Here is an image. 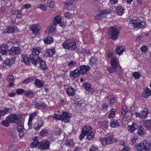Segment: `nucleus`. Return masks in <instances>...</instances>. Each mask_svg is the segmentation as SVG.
Here are the masks:
<instances>
[{
	"instance_id": "obj_1",
	"label": "nucleus",
	"mask_w": 151,
	"mask_h": 151,
	"mask_svg": "<svg viewBox=\"0 0 151 151\" xmlns=\"http://www.w3.org/2000/svg\"><path fill=\"white\" fill-rule=\"evenodd\" d=\"M94 134L93 128L91 127L88 126H84L82 128L79 138L80 140H82L86 135V139L90 140L94 138Z\"/></svg>"
},
{
	"instance_id": "obj_2",
	"label": "nucleus",
	"mask_w": 151,
	"mask_h": 151,
	"mask_svg": "<svg viewBox=\"0 0 151 151\" xmlns=\"http://www.w3.org/2000/svg\"><path fill=\"white\" fill-rule=\"evenodd\" d=\"M129 25H132L133 29L137 30L140 29H143L146 27V23L144 21H142L139 19L130 20Z\"/></svg>"
},
{
	"instance_id": "obj_3",
	"label": "nucleus",
	"mask_w": 151,
	"mask_h": 151,
	"mask_svg": "<svg viewBox=\"0 0 151 151\" xmlns=\"http://www.w3.org/2000/svg\"><path fill=\"white\" fill-rule=\"evenodd\" d=\"M64 48L75 50L77 48L76 43L72 39L67 40L62 44Z\"/></svg>"
},
{
	"instance_id": "obj_4",
	"label": "nucleus",
	"mask_w": 151,
	"mask_h": 151,
	"mask_svg": "<svg viewBox=\"0 0 151 151\" xmlns=\"http://www.w3.org/2000/svg\"><path fill=\"white\" fill-rule=\"evenodd\" d=\"M109 34L111 38L114 40H116L118 37L120 32V30L116 26L111 27L109 29Z\"/></svg>"
},
{
	"instance_id": "obj_5",
	"label": "nucleus",
	"mask_w": 151,
	"mask_h": 151,
	"mask_svg": "<svg viewBox=\"0 0 151 151\" xmlns=\"http://www.w3.org/2000/svg\"><path fill=\"white\" fill-rule=\"evenodd\" d=\"M6 119L8 120L10 123H14L16 124H18L21 121L20 119V116L14 114H12L7 116Z\"/></svg>"
},
{
	"instance_id": "obj_6",
	"label": "nucleus",
	"mask_w": 151,
	"mask_h": 151,
	"mask_svg": "<svg viewBox=\"0 0 151 151\" xmlns=\"http://www.w3.org/2000/svg\"><path fill=\"white\" fill-rule=\"evenodd\" d=\"M149 145L146 142H141L139 143L135 147L138 151H150V147H148Z\"/></svg>"
},
{
	"instance_id": "obj_7",
	"label": "nucleus",
	"mask_w": 151,
	"mask_h": 151,
	"mask_svg": "<svg viewBox=\"0 0 151 151\" xmlns=\"http://www.w3.org/2000/svg\"><path fill=\"white\" fill-rule=\"evenodd\" d=\"M111 66H109L107 68V70L109 73L115 72L118 66V63L116 62V59L113 58L111 61Z\"/></svg>"
},
{
	"instance_id": "obj_8",
	"label": "nucleus",
	"mask_w": 151,
	"mask_h": 151,
	"mask_svg": "<svg viewBox=\"0 0 151 151\" xmlns=\"http://www.w3.org/2000/svg\"><path fill=\"white\" fill-rule=\"evenodd\" d=\"M50 143L47 140H44L40 142L38 148L41 150H46L49 149Z\"/></svg>"
},
{
	"instance_id": "obj_9",
	"label": "nucleus",
	"mask_w": 151,
	"mask_h": 151,
	"mask_svg": "<svg viewBox=\"0 0 151 151\" xmlns=\"http://www.w3.org/2000/svg\"><path fill=\"white\" fill-rule=\"evenodd\" d=\"M30 58L31 62L36 66L39 65V63L42 59L38 56L30 55Z\"/></svg>"
},
{
	"instance_id": "obj_10",
	"label": "nucleus",
	"mask_w": 151,
	"mask_h": 151,
	"mask_svg": "<svg viewBox=\"0 0 151 151\" xmlns=\"http://www.w3.org/2000/svg\"><path fill=\"white\" fill-rule=\"evenodd\" d=\"M21 53V49L19 47H13L9 50V54L11 56L18 55Z\"/></svg>"
},
{
	"instance_id": "obj_11",
	"label": "nucleus",
	"mask_w": 151,
	"mask_h": 151,
	"mask_svg": "<svg viewBox=\"0 0 151 151\" xmlns=\"http://www.w3.org/2000/svg\"><path fill=\"white\" fill-rule=\"evenodd\" d=\"M40 26L37 24H33L30 26L29 28L35 35H37L40 34Z\"/></svg>"
},
{
	"instance_id": "obj_12",
	"label": "nucleus",
	"mask_w": 151,
	"mask_h": 151,
	"mask_svg": "<svg viewBox=\"0 0 151 151\" xmlns=\"http://www.w3.org/2000/svg\"><path fill=\"white\" fill-rule=\"evenodd\" d=\"M61 120L63 121L65 123H68L69 122V119L71 117L70 114L67 112H64L61 114Z\"/></svg>"
},
{
	"instance_id": "obj_13",
	"label": "nucleus",
	"mask_w": 151,
	"mask_h": 151,
	"mask_svg": "<svg viewBox=\"0 0 151 151\" xmlns=\"http://www.w3.org/2000/svg\"><path fill=\"white\" fill-rule=\"evenodd\" d=\"M80 74H84L87 72L90 69L88 66L82 65L80 66L78 68Z\"/></svg>"
},
{
	"instance_id": "obj_14",
	"label": "nucleus",
	"mask_w": 151,
	"mask_h": 151,
	"mask_svg": "<svg viewBox=\"0 0 151 151\" xmlns=\"http://www.w3.org/2000/svg\"><path fill=\"white\" fill-rule=\"evenodd\" d=\"M137 128V124L135 123H132V125H128L127 127L128 131L131 133H133Z\"/></svg>"
},
{
	"instance_id": "obj_15",
	"label": "nucleus",
	"mask_w": 151,
	"mask_h": 151,
	"mask_svg": "<svg viewBox=\"0 0 151 151\" xmlns=\"http://www.w3.org/2000/svg\"><path fill=\"white\" fill-rule=\"evenodd\" d=\"M80 74L78 68L74 70L73 71H71L69 75L70 78L75 79L78 77Z\"/></svg>"
},
{
	"instance_id": "obj_16",
	"label": "nucleus",
	"mask_w": 151,
	"mask_h": 151,
	"mask_svg": "<svg viewBox=\"0 0 151 151\" xmlns=\"http://www.w3.org/2000/svg\"><path fill=\"white\" fill-rule=\"evenodd\" d=\"M44 122L42 120H39L37 122L35 123L33 125V128L36 131H38L43 125Z\"/></svg>"
},
{
	"instance_id": "obj_17",
	"label": "nucleus",
	"mask_w": 151,
	"mask_h": 151,
	"mask_svg": "<svg viewBox=\"0 0 151 151\" xmlns=\"http://www.w3.org/2000/svg\"><path fill=\"white\" fill-rule=\"evenodd\" d=\"M38 68H40V69L43 70H45L47 69L48 67L46 64L45 62L42 59L40 61L39 63V65L37 66Z\"/></svg>"
},
{
	"instance_id": "obj_18",
	"label": "nucleus",
	"mask_w": 151,
	"mask_h": 151,
	"mask_svg": "<svg viewBox=\"0 0 151 151\" xmlns=\"http://www.w3.org/2000/svg\"><path fill=\"white\" fill-rule=\"evenodd\" d=\"M41 48L39 47H35L32 49V53L30 55L38 56L41 51Z\"/></svg>"
},
{
	"instance_id": "obj_19",
	"label": "nucleus",
	"mask_w": 151,
	"mask_h": 151,
	"mask_svg": "<svg viewBox=\"0 0 151 151\" xmlns=\"http://www.w3.org/2000/svg\"><path fill=\"white\" fill-rule=\"evenodd\" d=\"M56 25L53 24H50L46 30V32L50 34V33L55 32L56 31Z\"/></svg>"
},
{
	"instance_id": "obj_20",
	"label": "nucleus",
	"mask_w": 151,
	"mask_h": 151,
	"mask_svg": "<svg viewBox=\"0 0 151 151\" xmlns=\"http://www.w3.org/2000/svg\"><path fill=\"white\" fill-rule=\"evenodd\" d=\"M7 81L9 83L7 85L8 87H11L13 86L14 84V77L12 75H10L7 77Z\"/></svg>"
},
{
	"instance_id": "obj_21",
	"label": "nucleus",
	"mask_w": 151,
	"mask_h": 151,
	"mask_svg": "<svg viewBox=\"0 0 151 151\" xmlns=\"http://www.w3.org/2000/svg\"><path fill=\"white\" fill-rule=\"evenodd\" d=\"M34 84L37 88H40L43 86L45 83L42 80H40L38 79H36L35 81Z\"/></svg>"
},
{
	"instance_id": "obj_22",
	"label": "nucleus",
	"mask_w": 151,
	"mask_h": 151,
	"mask_svg": "<svg viewBox=\"0 0 151 151\" xmlns=\"http://www.w3.org/2000/svg\"><path fill=\"white\" fill-rule=\"evenodd\" d=\"M125 48L123 46H117L115 50V51L116 53L119 55H121L122 54L123 52L125 51Z\"/></svg>"
},
{
	"instance_id": "obj_23",
	"label": "nucleus",
	"mask_w": 151,
	"mask_h": 151,
	"mask_svg": "<svg viewBox=\"0 0 151 151\" xmlns=\"http://www.w3.org/2000/svg\"><path fill=\"white\" fill-rule=\"evenodd\" d=\"M124 9L121 6H117L115 8V12L119 15H122L124 12Z\"/></svg>"
},
{
	"instance_id": "obj_24",
	"label": "nucleus",
	"mask_w": 151,
	"mask_h": 151,
	"mask_svg": "<svg viewBox=\"0 0 151 151\" xmlns=\"http://www.w3.org/2000/svg\"><path fill=\"white\" fill-rule=\"evenodd\" d=\"M75 89L71 86L69 87L66 90V93L68 96H73L75 93Z\"/></svg>"
},
{
	"instance_id": "obj_25",
	"label": "nucleus",
	"mask_w": 151,
	"mask_h": 151,
	"mask_svg": "<svg viewBox=\"0 0 151 151\" xmlns=\"http://www.w3.org/2000/svg\"><path fill=\"white\" fill-rule=\"evenodd\" d=\"M8 48V45L6 44H4L0 46V53L3 55L7 54V50Z\"/></svg>"
},
{
	"instance_id": "obj_26",
	"label": "nucleus",
	"mask_w": 151,
	"mask_h": 151,
	"mask_svg": "<svg viewBox=\"0 0 151 151\" xmlns=\"http://www.w3.org/2000/svg\"><path fill=\"white\" fill-rule=\"evenodd\" d=\"M14 62V60L13 58L9 59L6 58L5 60H3V65L5 67L6 65L9 66L13 64Z\"/></svg>"
},
{
	"instance_id": "obj_27",
	"label": "nucleus",
	"mask_w": 151,
	"mask_h": 151,
	"mask_svg": "<svg viewBox=\"0 0 151 151\" xmlns=\"http://www.w3.org/2000/svg\"><path fill=\"white\" fill-rule=\"evenodd\" d=\"M33 140V142L31 143L30 145L31 148H34L37 145L39 146L40 142L38 141V138L37 136L34 137Z\"/></svg>"
},
{
	"instance_id": "obj_28",
	"label": "nucleus",
	"mask_w": 151,
	"mask_h": 151,
	"mask_svg": "<svg viewBox=\"0 0 151 151\" xmlns=\"http://www.w3.org/2000/svg\"><path fill=\"white\" fill-rule=\"evenodd\" d=\"M55 50L54 49H47L46 51L45 55L46 57H51L54 54Z\"/></svg>"
},
{
	"instance_id": "obj_29",
	"label": "nucleus",
	"mask_w": 151,
	"mask_h": 151,
	"mask_svg": "<svg viewBox=\"0 0 151 151\" xmlns=\"http://www.w3.org/2000/svg\"><path fill=\"white\" fill-rule=\"evenodd\" d=\"M110 126L112 128H117L119 126L117 120H111L110 122Z\"/></svg>"
},
{
	"instance_id": "obj_30",
	"label": "nucleus",
	"mask_w": 151,
	"mask_h": 151,
	"mask_svg": "<svg viewBox=\"0 0 151 151\" xmlns=\"http://www.w3.org/2000/svg\"><path fill=\"white\" fill-rule=\"evenodd\" d=\"M141 112L140 118H146L149 113V111L147 108H144Z\"/></svg>"
},
{
	"instance_id": "obj_31",
	"label": "nucleus",
	"mask_w": 151,
	"mask_h": 151,
	"mask_svg": "<svg viewBox=\"0 0 151 151\" xmlns=\"http://www.w3.org/2000/svg\"><path fill=\"white\" fill-rule=\"evenodd\" d=\"M22 57L21 60L22 62H24L26 65L29 64V60L27 55H22Z\"/></svg>"
},
{
	"instance_id": "obj_32",
	"label": "nucleus",
	"mask_w": 151,
	"mask_h": 151,
	"mask_svg": "<svg viewBox=\"0 0 151 151\" xmlns=\"http://www.w3.org/2000/svg\"><path fill=\"white\" fill-rule=\"evenodd\" d=\"M24 93L27 97L29 98L34 97L35 96V93L32 90L25 91Z\"/></svg>"
},
{
	"instance_id": "obj_33",
	"label": "nucleus",
	"mask_w": 151,
	"mask_h": 151,
	"mask_svg": "<svg viewBox=\"0 0 151 151\" xmlns=\"http://www.w3.org/2000/svg\"><path fill=\"white\" fill-rule=\"evenodd\" d=\"M53 41V39L51 36H48L44 40V42L45 44H51Z\"/></svg>"
},
{
	"instance_id": "obj_34",
	"label": "nucleus",
	"mask_w": 151,
	"mask_h": 151,
	"mask_svg": "<svg viewBox=\"0 0 151 151\" xmlns=\"http://www.w3.org/2000/svg\"><path fill=\"white\" fill-rule=\"evenodd\" d=\"M61 19L62 18L61 16H58L55 17L53 20L52 24L56 25L57 24L60 23L61 22Z\"/></svg>"
},
{
	"instance_id": "obj_35",
	"label": "nucleus",
	"mask_w": 151,
	"mask_h": 151,
	"mask_svg": "<svg viewBox=\"0 0 151 151\" xmlns=\"http://www.w3.org/2000/svg\"><path fill=\"white\" fill-rule=\"evenodd\" d=\"M143 95L144 97L150 96L151 95V91L148 88H147L144 90Z\"/></svg>"
},
{
	"instance_id": "obj_36",
	"label": "nucleus",
	"mask_w": 151,
	"mask_h": 151,
	"mask_svg": "<svg viewBox=\"0 0 151 151\" xmlns=\"http://www.w3.org/2000/svg\"><path fill=\"white\" fill-rule=\"evenodd\" d=\"M14 29L12 27L9 26V27L6 29L4 30L3 32L4 33H13L14 32Z\"/></svg>"
},
{
	"instance_id": "obj_37",
	"label": "nucleus",
	"mask_w": 151,
	"mask_h": 151,
	"mask_svg": "<svg viewBox=\"0 0 151 151\" xmlns=\"http://www.w3.org/2000/svg\"><path fill=\"white\" fill-rule=\"evenodd\" d=\"M146 133V130L142 126H140L138 130V134L140 135H143Z\"/></svg>"
},
{
	"instance_id": "obj_38",
	"label": "nucleus",
	"mask_w": 151,
	"mask_h": 151,
	"mask_svg": "<svg viewBox=\"0 0 151 151\" xmlns=\"http://www.w3.org/2000/svg\"><path fill=\"white\" fill-rule=\"evenodd\" d=\"M17 125V129L18 132H21L23 131V129L24 128V125L23 123L21 122H20L18 124H16Z\"/></svg>"
},
{
	"instance_id": "obj_39",
	"label": "nucleus",
	"mask_w": 151,
	"mask_h": 151,
	"mask_svg": "<svg viewBox=\"0 0 151 151\" xmlns=\"http://www.w3.org/2000/svg\"><path fill=\"white\" fill-rule=\"evenodd\" d=\"M111 12V10L110 9H105L102 10L99 14L103 17L105 15L110 14Z\"/></svg>"
},
{
	"instance_id": "obj_40",
	"label": "nucleus",
	"mask_w": 151,
	"mask_h": 151,
	"mask_svg": "<svg viewBox=\"0 0 151 151\" xmlns=\"http://www.w3.org/2000/svg\"><path fill=\"white\" fill-rule=\"evenodd\" d=\"M97 61V59L94 56H92L89 60L90 64L91 65H93L95 64Z\"/></svg>"
},
{
	"instance_id": "obj_41",
	"label": "nucleus",
	"mask_w": 151,
	"mask_h": 151,
	"mask_svg": "<svg viewBox=\"0 0 151 151\" xmlns=\"http://www.w3.org/2000/svg\"><path fill=\"white\" fill-rule=\"evenodd\" d=\"M35 78L33 77H29L23 81L22 82L23 83L26 84L29 82H32L35 79Z\"/></svg>"
},
{
	"instance_id": "obj_42",
	"label": "nucleus",
	"mask_w": 151,
	"mask_h": 151,
	"mask_svg": "<svg viewBox=\"0 0 151 151\" xmlns=\"http://www.w3.org/2000/svg\"><path fill=\"white\" fill-rule=\"evenodd\" d=\"M124 115L127 120H129L132 118V113L130 111H127V113H126V114Z\"/></svg>"
},
{
	"instance_id": "obj_43",
	"label": "nucleus",
	"mask_w": 151,
	"mask_h": 151,
	"mask_svg": "<svg viewBox=\"0 0 151 151\" xmlns=\"http://www.w3.org/2000/svg\"><path fill=\"white\" fill-rule=\"evenodd\" d=\"M48 134V132L46 129H42L40 132V135L42 137L47 136Z\"/></svg>"
},
{
	"instance_id": "obj_44",
	"label": "nucleus",
	"mask_w": 151,
	"mask_h": 151,
	"mask_svg": "<svg viewBox=\"0 0 151 151\" xmlns=\"http://www.w3.org/2000/svg\"><path fill=\"white\" fill-rule=\"evenodd\" d=\"M74 0H68L66 2H64V5L67 7L71 6L73 4Z\"/></svg>"
},
{
	"instance_id": "obj_45",
	"label": "nucleus",
	"mask_w": 151,
	"mask_h": 151,
	"mask_svg": "<svg viewBox=\"0 0 151 151\" xmlns=\"http://www.w3.org/2000/svg\"><path fill=\"white\" fill-rule=\"evenodd\" d=\"M73 141L72 139H67L65 142V145L68 147L72 146L73 144Z\"/></svg>"
},
{
	"instance_id": "obj_46",
	"label": "nucleus",
	"mask_w": 151,
	"mask_h": 151,
	"mask_svg": "<svg viewBox=\"0 0 151 151\" xmlns=\"http://www.w3.org/2000/svg\"><path fill=\"white\" fill-rule=\"evenodd\" d=\"M144 125L146 129H149L151 127V123L150 121L149 120L146 121L144 122Z\"/></svg>"
},
{
	"instance_id": "obj_47",
	"label": "nucleus",
	"mask_w": 151,
	"mask_h": 151,
	"mask_svg": "<svg viewBox=\"0 0 151 151\" xmlns=\"http://www.w3.org/2000/svg\"><path fill=\"white\" fill-rule=\"evenodd\" d=\"M80 53H83L84 55H91V53L89 50H86L85 49L82 50V51L80 52Z\"/></svg>"
},
{
	"instance_id": "obj_48",
	"label": "nucleus",
	"mask_w": 151,
	"mask_h": 151,
	"mask_svg": "<svg viewBox=\"0 0 151 151\" xmlns=\"http://www.w3.org/2000/svg\"><path fill=\"white\" fill-rule=\"evenodd\" d=\"M105 138L107 144H111L112 143L113 140V137L109 136Z\"/></svg>"
},
{
	"instance_id": "obj_49",
	"label": "nucleus",
	"mask_w": 151,
	"mask_h": 151,
	"mask_svg": "<svg viewBox=\"0 0 151 151\" xmlns=\"http://www.w3.org/2000/svg\"><path fill=\"white\" fill-rule=\"evenodd\" d=\"M10 109H8L7 108H5L3 109L2 110L0 111L2 113V115L3 116L7 114L10 111Z\"/></svg>"
},
{
	"instance_id": "obj_50",
	"label": "nucleus",
	"mask_w": 151,
	"mask_h": 151,
	"mask_svg": "<svg viewBox=\"0 0 151 151\" xmlns=\"http://www.w3.org/2000/svg\"><path fill=\"white\" fill-rule=\"evenodd\" d=\"M77 63L76 61L71 60L68 62V65L71 67H74L76 66Z\"/></svg>"
},
{
	"instance_id": "obj_51",
	"label": "nucleus",
	"mask_w": 151,
	"mask_h": 151,
	"mask_svg": "<svg viewBox=\"0 0 151 151\" xmlns=\"http://www.w3.org/2000/svg\"><path fill=\"white\" fill-rule=\"evenodd\" d=\"M115 110L114 109L111 110V112L109 115V118H113L115 115Z\"/></svg>"
},
{
	"instance_id": "obj_52",
	"label": "nucleus",
	"mask_w": 151,
	"mask_h": 151,
	"mask_svg": "<svg viewBox=\"0 0 151 151\" xmlns=\"http://www.w3.org/2000/svg\"><path fill=\"white\" fill-rule=\"evenodd\" d=\"M37 115V112H35L30 115L29 120L30 122L32 121L33 118Z\"/></svg>"
},
{
	"instance_id": "obj_53",
	"label": "nucleus",
	"mask_w": 151,
	"mask_h": 151,
	"mask_svg": "<svg viewBox=\"0 0 151 151\" xmlns=\"http://www.w3.org/2000/svg\"><path fill=\"white\" fill-rule=\"evenodd\" d=\"M83 86L85 89L87 90H88L91 87L90 84L87 82L84 83L83 85Z\"/></svg>"
},
{
	"instance_id": "obj_54",
	"label": "nucleus",
	"mask_w": 151,
	"mask_h": 151,
	"mask_svg": "<svg viewBox=\"0 0 151 151\" xmlns=\"http://www.w3.org/2000/svg\"><path fill=\"white\" fill-rule=\"evenodd\" d=\"M9 121L8 120H3L1 122V124L3 126L7 127L9 125Z\"/></svg>"
},
{
	"instance_id": "obj_55",
	"label": "nucleus",
	"mask_w": 151,
	"mask_h": 151,
	"mask_svg": "<svg viewBox=\"0 0 151 151\" xmlns=\"http://www.w3.org/2000/svg\"><path fill=\"white\" fill-rule=\"evenodd\" d=\"M98 148L96 145H93L90 148L89 151H98Z\"/></svg>"
},
{
	"instance_id": "obj_56",
	"label": "nucleus",
	"mask_w": 151,
	"mask_h": 151,
	"mask_svg": "<svg viewBox=\"0 0 151 151\" xmlns=\"http://www.w3.org/2000/svg\"><path fill=\"white\" fill-rule=\"evenodd\" d=\"M115 98L114 97H111L108 101V104L111 105L112 104L115 102Z\"/></svg>"
},
{
	"instance_id": "obj_57",
	"label": "nucleus",
	"mask_w": 151,
	"mask_h": 151,
	"mask_svg": "<svg viewBox=\"0 0 151 151\" xmlns=\"http://www.w3.org/2000/svg\"><path fill=\"white\" fill-rule=\"evenodd\" d=\"M55 5L54 1H49L47 4V5L50 8H53Z\"/></svg>"
},
{
	"instance_id": "obj_58",
	"label": "nucleus",
	"mask_w": 151,
	"mask_h": 151,
	"mask_svg": "<svg viewBox=\"0 0 151 151\" xmlns=\"http://www.w3.org/2000/svg\"><path fill=\"white\" fill-rule=\"evenodd\" d=\"M127 108L126 106H123L121 110V113L122 115H124L127 113Z\"/></svg>"
},
{
	"instance_id": "obj_59",
	"label": "nucleus",
	"mask_w": 151,
	"mask_h": 151,
	"mask_svg": "<svg viewBox=\"0 0 151 151\" xmlns=\"http://www.w3.org/2000/svg\"><path fill=\"white\" fill-rule=\"evenodd\" d=\"M38 7L43 11H45L47 7L45 5L42 4L39 5Z\"/></svg>"
},
{
	"instance_id": "obj_60",
	"label": "nucleus",
	"mask_w": 151,
	"mask_h": 151,
	"mask_svg": "<svg viewBox=\"0 0 151 151\" xmlns=\"http://www.w3.org/2000/svg\"><path fill=\"white\" fill-rule=\"evenodd\" d=\"M100 141L103 145H107L105 137L101 138Z\"/></svg>"
},
{
	"instance_id": "obj_61",
	"label": "nucleus",
	"mask_w": 151,
	"mask_h": 151,
	"mask_svg": "<svg viewBox=\"0 0 151 151\" xmlns=\"http://www.w3.org/2000/svg\"><path fill=\"white\" fill-rule=\"evenodd\" d=\"M16 12L17 14L16 16V18L18 19L20 18L21 17V11L19 10H17Z\"/></svg>"
},
{
	"instance_id": "obj_62",
	"label": "nucleus",
	"mask_w": 151,
	"mask_h": 151,
	"mask_svg": "<svg viewBox=\"0 0 151 151\" xmlns=\"http://www.w3.org/2000/svg\"><path fill=\"white\" fill-rule=\"evenodd\" d=\"M61 115H59L55 114H54L53 116V118L56 120H59L60 119L61 120Z\"/></svg>"
},
{
	"instance_id": "obj_63",
	"label": "nucleus",
	"mask_w": 151,
	"mask_h": 151,
	"mask_svg": "<svg viewBox=\"0 0 151 151\" xmlns=\"http://www.w3.org/2000/svg\"><path fill=\"white\" fill-rule=\"evenodd\" d=\"M64 17L68 19H69L71 16V14L69 12H65L64 13Z\"/></svg>"
},
{
	"instance_id": "obj_64",
	"label": "nucleus",
	"mask_w": 151,
	"mask_h": 151,
	"mask_svg": "<svg viewBox=\"0 0 151 151\" xmlns=\"http://www.w3.org/2000/svg\"><path fill=\"white\" fill-rule=\"evenodd\" d=\"M134 77L135 79H137L139 78L140 77V73L137 72H135L133 73V74Z\"/></svg>"
}]
</instances>
